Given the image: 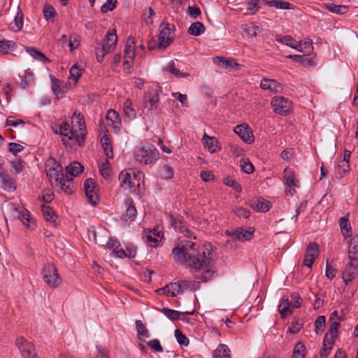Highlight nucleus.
<instances>
[{
	"instance_id": "nucleus-1",
	"label": "nucleus",
	"mask_w": 358,
	"mask_h": 358,
	"mask_svg": "<svg viewBox=\"0 0 358 358\" xmlns=\"http://www.w3.org/2000/svg\"><path fill=\"white\" fill-rule=\"evenodd\" d=\"M196 244L191 241H184L178 247L173 249L172 253L176 262L187 264L194 269L209 267L213 264L211 252L207 249L201 252L196 248Z\"/></svg>"
},
{
	"instance_id": "nucleus-2",
	"label": "nucleus",
	"mask_w": 358,
	"mask_h": 358,
	"mask_svg": "<svg viewBox=\"0 0 358 358\" xmlns=\"http://www.w3.org/2000/svg\"><path fill=\"white\" fill-rule=\"evenodd\" d=\"M74 118L76 119L78 123V129L80 133L78 134L76 130L71 129L70 125L67 122H63L59 126V134L63 136L62 141L66 146L72 147V145L69 143V141H75L79 146H82L85 143L86 136V126L84 120L83 115L76 111L73 115V122Z\"/></svg>"
},
{
	"instance_id": "nucleus-3",
	"label": "nucleus",
	"mask_w": 358,
	"mask_h": 358,
	"mask_svg": "<svg viewBox=\"0 0 358 358\" xmlns=\"http://www.w3.org/2000/svg\"><path fill=\"white\" fill-rule=\"evenodd\" d=\"M85 69H70V76L69 77V84L62 85V82L52 75H50L51 87L54 94L57 99H62L67 91L72 87L70 80L73 81V86H75L79 78L83 74Z\"/></svg>"
},
{
	"instance_id": "nucleus-4",
	"label": "nucleus",
	"mask_w": 358,
	"mask_h": 358,
	"mask_svg": "<svg viewBox=\"0 0 358 358\" xmlns=\"http://www.w3.org/2000/svg\"><path fill=\"white\" fill-rule=\"evenodd\" d=\"M117 41V36L115 29L108 30L101 46L95 48V54L99 62H102L104 57L115 49Z\"/></svg>"
},
{
	"instance_id": "nucleus-5",
	"label": "nucleus",
	"mask_w": 358,
	"mask_h": 358,
	"mask_svg": "<svg viewBox=\"0 0 358 358\" xmlns=\"http://www.w3.org/2000/svg\"><path fill=\"white\" fill-rule=\"evenodd\" d=\"M135 159L144 164L155 163L159 159V152L152 145H146L136 150Z\"/></svg>"
},
{
	"instance_id": "nucleus-6",
	"label": "nucleus",
	"mask_w": 358,
	"mask_h": 358,
	"mask_svg": "<svg viewBox=\"0 0 358 358\" xmlns=\"http://www.w3.org/2000/svg\"><path fill=\"white\" fill-rule=\"evenodd\" d=\"M158 48L165 49L173 43L175 38V25L173 24L162 23L159 27Z\"/></svg>"
},
{
	"instance_id": "nucleus-7",
	"label": "nucleus",
	"mask_w": 358,
	"mask_h": 358,
	"mask_svg": "<svg viewBox=\"0 0 358 358\" xmlns=\"http://www.w3.org/2000/svg\"><path fill=\"white\" fill-rule=\"evenodd\" d=\"M44 282L51 288H57L62 283V278L56 266L52 264H47L42 270Z\"/></svg>"
},
{
	"instance_id": "nucleus-8",
	"label": "nucleus",
	"mask_w": 358,
	"mask_h": 358,
	"mask_svg": "<svg viewBox=\"0 0 358 358\" xmlns=\"http://www.w3.org/2000/svg\"><path fill=\"white\" fill-rule=\"evenodd\" d=\"M271 105L275 113L286 116L290 113L292 103L283 96H275L271 100Z\"/></svg>"
},
{
	"instance_id": "nucleus-9",
	"label": "nucleus",
	"mask_w": 358,
	"mask_h": 358,
	"mask_svg": "<svg viewBox=\"0 0 358 358\" xmlns=\"http://www.w3.org/2000/svg\"><path fill=\"white\" fill-rule=\"evenodd\" d=\"M15 344L24 358H38L35 353L34 345L28 342L24 337H17L15 340Z\"/></svg>"
},
{
	"instance_id": "nucleus-10",
	"label": "nucleus",
	"mask_w": 358,
	"mask_h": 358,
	"mask_svg": "<svg viewBox=\"0 0 358 358\" xmlns=\"http://www.w3.org/2000/svg\"><path fill=\"white\" fill-rule=\"evenodd\" d=\"M159 93L156 87L152 88L146 93L144 97V110L148 113L158 108Z\"/></svg>"
},
{
	"instance_id": "nucleus-11",
	"label": "nucleus",
	"mask_w": 358,
	"mask_h": 358,
	"mask_svg": "<svg viewBox=\"0 0 358 358\" xmlns=\"http://www.w3.org/2000/svg\"><path fill=\"white\" fill-rule=\"evenodd\" d=\"M136 176L131 169L124 170L119 175L120 187L124 189L131 190L135 186Z\"/></svg>"
},
{
	"instance_id": "nucleus-12",
	"label": "nucleus",
	"mask_w": 358,
	"mask_h": 358,
	"mask_svg": "<svg viewBox=\"0 0 358 358\" xmlns=\"http://www.w3.org/2000/svg\"><path fill=\"white\" fill-rule=\"evenodd\" d=\"M234 131L246 143L251 144L255 138L250 127L246 124H241L234 128Z\"/></svg>"
},
{
	"instance_id": "nucleus-13",
	"label": "nucleus",
	"mask_w": 358,
	"mask_h": 358,
	"mask_svg": "<svg viewBox=\"0 0 358 358\" xmlns=\"http://www.w3.org/2000/svg\"><path fill=\"white\" fill-rule=\"evenodd\" d=\"M135 39L133 36L127 38L124 50L123 65H131V62L135 56Z\"/></svg>"
},
{
	"instance_id": "nucleus-14",
	"label": "nucleus",
	"mask_w": 358,
	"mask_h": 358,
	"mask_svg": "<svg viewBox=\"0 0 358 358\" xmlns=\"http://www.w3.org/2000/svg\"><path fill=\"white\" fill-rule=\"evenodd\" d=\"M84 189L90 203L96 205L99 201V196L96 191L94 180L92 178L87 179L84 182Z\"/></svg>"
},
{
	"instance_id": "nucleus-15",
	"label": "nucleus",
	"mask_w": 358,
	"mask_h": 358,
	"mask_svg": "<svg viewBox=\"0 0 358 358\" xmlns=\"http://www.w3.org/2000/svg\"><path fill=\"white\" fill-rule=\"evenodd\" d=\"M357 268H358V261L354 263L351 261L346 265L343 273V279L345 285H348L356 278Z\"/></svg>"
},
{
	"instance_id": "nucleus-16",
	"label": "nucleus",
	"mask_w": 358,
	"mask_h": 358,
	"mask_svg": "<svg viewBox=\"0 0 358 358\" xmlns=\"http://www.w3.org/2000/svg\"><path fill=\"white\" fill-rule=\"evenodd\" d=\"M253 232L254 231L251 230V229H245L243 228H238L232 232L227 230L226 234L228 236H231L234 239L243 241L251 239L253 236Z\"/></svg>"
},
{
	"instance_id": "nucleus-17",
	"label": "nucleus",
	"mask_w": 358,
	"mask_h": 358,
	"mask_svg": "<svg viewBox=\"0 0 358 358\" xmlns=\"http://www.w3.org/2000/svg\"><path fill=\"white\" fill-rule=\"evenodd\" d=\"M124 204L127 207L126 213L122 215V219L125 222H132L135 220L137 210L134 204V201L131 198L129 197L124 200Z\"/></svg>"
},
{
	"instance_id": "nucleus-18",
	"label": "nucleus",
	"mask_w": 358,
	"mask_h": 358,
	"mask_svg": "<svg viewBox=\"0 0 358 358\" xmlns=\"http://www.w3.org/2000/svg\"><path fill=\"white\" fill-rule=\"evenodd\" d=\"M108 124L112 127L116 132L119 131L121 127V120L119 114L113 109H110L106 115Z\"/></svg>"
},
{
	"instance_id": "nucleus-19",
	"label": "nucleus",
	"mask_w": 358,
	"mask_h": 358,
	"mask_svg": "<svg viewBox=\"0 0 358 358\" xmlns=\"http://www.w3.org/2000/svg\"><path fill=\"white\" fill-rule=\"evenodd\" d=\"M202 141L204 146L207 148L211 153H215L221 149L219 141L215 137L210 136L205 133Z\"/></svg>"
},
{
	"instance_id": "nucleus-20",
	"label": "nucleus",
	"mask_w": 358,
	"mask_h": 358,
	"mask_svg": "<svg viewBox=\"0 0 358 358\" xmlns=\"http://www.w3.org/2000/svg\"><path fill=\"white\" fill-rule=\"evenodd\" d=\"M250 206L258 212H267L270 209V202L262 198L252 199L249 203Z\"/></svg>"
},
{
	"instance_id": "nucleus-21",
	"label": "nucleus",
	"mask_w": 358,
	"mask_h": 358,
	"mask_svg": "<svg viewBox=\"0 0 358 358\" xmlns=\"http://www.w3.org/2000/svg\"><path fill=\"white\" fill-rule=\"evenodd\" d=\"M49 162L52 163L54 166L46 169L47 176L50 178H55V181L58 182L64 176L62 167L57 164L54 159H51Z\"/></svg>"
},
{
	"instance_id": "nucleus-22",
	"label": "nucleus",
	"mask_w": 358,
	"mask_h": 358,
	"mask_svg": "<svg viewBox=\"0 0 358 358\" xmlns=\"http://www.w3.org/2000/svg\"><path fill=\"white\" fill-rule=\"evenodd\" d=\"M1 184L3 189L7 191H13L16 189L15 181L6 172L0 173Z\"/></svg>"
},
{
	"instance_id": "nucleus-23",
	"label": "nucleus",
	"mask_w": 358,
	"mask_h": 358,
	"mask_svg": "<svg viewBox=\"0 0 358 358\" xmlns=\"http://www.w3.org/2000/svg\"><path fill=\"white\" fill-rule=\"evenodd\" d=\"M213 65L220 67H238V64L234 58H226L224 57H215L213 58Z\"/></svg>"
},
{
	"instance_id": "nucleus-24",
	"label": "nucleus",
	"mask_w": 358,
	"mask_h": 358,
	"mask_svg": "<svg viewBox=\"0 0 358 358\" xmlns=\"http://www.w3.org/2000/svg\"><path fill=\"white\" fill-rule=\"evenodd\" d=\"M348 257L352 262L358 261V235L354 236L350 242Z\"/></svg>"
},
{
	"instance_id": "nucleus-25",
	"label": "nucleus",
	"mask_w": 358,
	"mask_h": 358,
	"mask_svg": "<svg viewBox=\"0 0 358 358\" xmlns=\"http://www.w3.org/2000/svg\"><path fill=\"white\" fill-rule=\"evenodd\" d=\"M283 182L286 186H298L294 172L289 167H286L283 172Z\"/></svg>"
},
{
	"instance_id": "nucleus-26",
	"label": "nucleus",
	"mask_w": 358,
	"mask_h": 358,
	"mask_svg": "<svg viewBox=\"0 0 358 358\" xmlns=\"http://www.w3.org/2000/svg\"><path fill=\"white\" fill-rule=\"evenodd\" d=\"M157 292H162L164 294L171 296L172 297L176 296L178 294L180 293V285H178L177 282L171 283L164 287H162L157 290Z\"/></svg>"
},
{
	"instance_id": "nucleus-27",
	"label": "nucleus",
	"mask_w": 358,
	"mask_h": 358,
	"mask_svg": "<svg viewBox=\"0 0 358 358\" xmlns=\"http://www.w3.org/2000/svg\"><path fill=\"white\" fill-rule=\"evenodd\" d=\"M26 51L35 59L41 62L43 64H46L50 62V60L40 50L32 48V47H27Z\"/></svg>"
},
{
	"instance_id": "nucleus-28",
	"label": "nucleus",
	"mask_w": 358,
	"mask_h": 358,
	"mask_svg": "<svg viewBox=\"0 0 358 358\" xmlns=\"http://www.w3.org/2000/svg\"><path fill=\"white\" fill-rule=\"evenodd\" d=\"M350 164L346 161H340L335 166L336 178L341 179L349 173Z\"/></svg>"
},
{
	"instance_id": "nucleus-29",
	"label": "nucleus",
	"mask_w": 358,
	"mask_h": 358,
	"mask_svg": "<svg viewBox=\"0 0 358 358\" xmlns=\"http://www.w3.org/2000/svg\"><path fill=\"white\" fill-rule=\"evenodd\" d=\"M84 171V166L77 161L71 163L66 167V173L72 177L77 176Z\"/></svg>"
},
{
	"instance_id": "nucleus-30",
	"label": "nucleus",
	"mask_w": 358,
	"mask_h": 358,
	"mask_svg": "<svg viewBox=\"0 0 358 358\" xmlns=\"http://www.w3.org/2000/svg\"><path fill=\"white\" fill-rule=\"evenodd\" d=\"M291 307L292 306L288 297L284 296L278 306V311L282 318L286 317L288 315H290L292 313Z\"/></svg>"
},
{
	"instance_id": "nucleus-31",
	"label": "nucleus",
	"mask_w": 358,
	"mask_h": 358,
	"mask_svg": "<svg viewBox=\"0 0 358 358\" xmlns=\"http://www.w3.org/2000/svg\"><path fill=\"white\" fill-rule=\"evenodd\" d=\"M213 358H231L229 347L225 344H220L213 351Z\"/></svg>"
},
{
	"instance_id": "nucleus-32",
	"label": "nucleus",
	"mask_w": 358,
	"mask_h": 358,
	"mask_svg": "<svg viewBox=\"0 0 358 358\" xmlns=\"http://www.w3.org/2000/svg\"><path fill=\"white\" fill-rule=\"evenodd\" d=\"M294 49L299 52L308 55L313 50V43L309 39L304 41H297Z\"/></svg>"
},
{
	"instance_id": "nucleus-33",
	"label": "nucleus",
	"mask_w": 358,
	"mask_h": 358,
	"mask_svg": "<svg viewBox=\"0 0 358 358\" xmlns=\"http://www.w3.org/2000/svg\"><path fill=\"white\" fill-rule=\"evenodd\" d=\"M260 87L263 90H269L274 92H278L281 89L276 80L267 78H264L262 80Z\"/></svg>"
},
{
	"instance_id": "nucleus-34",
	"label": "nucleus",
	"mask_w": 358,
	"mask_h": 358,
	"mask_svg": "<svg viewBox=\"0 0 358 358\" xmlns=\"http://www.w3.org/2000/svg\"><path fill=\"white\" fill-rule=\"evenodd\" d=\"M342 234L345 238L352 236V228L349 220L345 217H341L338 221Z\"/></svg>"
},
{
	"instance_id": "nucleus-35",
	"label": "nucleus",
	"mask_w": 358,
	"mask_h": 358,
	"mask_svg": "<svg viewBox=\"0 0 358 358\" xmlns=\"http://www.w3.org/2000/svg\"><path fill=\"white\" fill-rule=\"evenodd\" d=\"M72 178H69L68 176L62 177V178L57 182H59L62 189L67 194H71L74 192V186L71 182Z\"/></svg>"
},
{
	"instance_id": "nucleus-36",
	"label": "nucleus",
	"mask_w": 358,
	"mask_h": 358,
	"mask_svg": "<svg viewBox=\"0 0 358 358\" xmlns=\"http://www.w3.org/2000/svg\"><path fill=\"white\" fill-rule=\"evenodd\" d=\"M338 326L339 323L338 322H331L329 329L324 336L325 341L328 342L329 345H331L334 343V338L336 336Z\"/></svg>"
},
{
	"instance_id": "nucleus-37",
	"label": "nucleus",
	"mask_w": 358,
	"mask_h": 358,
	"mask_svg": "<svg viewBox=\"0 0 358 358\" xmlns=\"http://www.w3.org/2000/svg\"><path fill=\"white\" fill-rule=\"evenodd\" d=\"M23 19H24L23 13L22 11V10L20 9V6H17V12H16V14H15V16L14 18V23L12 25L13 31H18L22 28L23 24H24Z\"/></svg>"
},
{
	"instance_id": "nucleus-38",
	"label": "nucleus",
	"mask_w": 358,
	"mask_h": 358,
	"mask_svg": "<svg viewBox=\"0 0 358 358\" xmlns=\"http://www.w3.org/2000/svg\"><path fill=\"white\" fill-rule=\"evenodd\" d=\"M265 4L278 9H292V7L289 2L282 0H265Z\"/></svg>"
},
{
	"instance_id": "nucleus-39",
	"label": "nucleus",
	"mask_w": 358,
	"mask_h": 358,
	"mask_svg": "<svg viewBox=\"0 0 358 358\" xmlns=\"http://www.w3.org/2000/svg\"><path fill=\"white\" fill-rule=\"evenodd\" d=\"M41 211L46 221L50 222H55L57 215L52 208H50L49 206L42 205Z\"/></svg>"
},
{
	"instance_id": "nucleus-40",
	"label": "nucleus",
	"mask_w": 358,
	"mask_h": 358,
	"mask_svg": "<svg viewBox=\"0 0 358 358\" xmlns=\"http://www.w3.org/2000/svg\"><path fill=\"white\" fill-rule=\"evenodd\" d=\"M260 2L265 3V0H245V3L247 6L248 13L252 15L255 14L260 9Z\"/></svg>"
},
{
	"instance_id": "nucleus-41",
	"label": "nucleus",
	"mask_w": 358,
	"mask_h": 358,
	"mask_svg": "<svg viewBox=\"0 0 358 358\" xmlns=\"http://www.w3.org/2000/svg\"><path fill=\"white\" fill-rule=\"evenodd\" d=\"M206 29L203 23L201 22H195L192 23L188 29V32L192 36H200L204 33Z\"/></svg>"
},
{
	"instance_id": "nucleus-42",
	"label": "nucleus",
	"mask_w": 358,
	"mask_h": 358,
	"mask_svg": "<svg viewBox=\"0 0 358 358\" xmlns=\"http://www.w3.org/2000/svg\"><path fill=\"white\" fill-rule=\"evenodd\" d=\"M326 9L331 13L342 15L348 12V8L343 5H334L331 3H325L324 5Z\"/></svg>"
},
{
	"instance_id": "nucleus-43",
	"label": "nucleus",
	"mask_w": 358,
	"mask_h": 358,
	"mask_svg": "<svg viewBox=\"0 0 358 358\" xmlns=\"http://www.w3.org/2000/svg\"><path fill=\"white\" fill-rule=\"evenodd\" d=\"M15 43L12 41H7L0 36V53L6 54L15 48Z\"/></svg>"
},
{
	"instance_id": "nucleus-44",
	"label": "nucleus",
	"mask_w": 358,
	"mask_h": 358,
	"mask_svg": "<svg viewBox=\"0 0 358 358\" xmlns=\"http://www.w3.org/2000/svg\"><path fill=\"white\" fill-rule=\"evenodd\" d=\"M306 354V349L304 344L299 342L296 344L292 358H304Z\"/></svg>"
},
{
	"instance_id": "nucleus-45",
	"label": "nucleus",
	"mask_w": 358,
	"mask_h": 358,
	"mask_svg": "<svg viewBox=\"0 0 358 358\" xmlns=\"http://www.w3.org/2000/svg\"><path fill=\"white\" fill-rule=\"evenodd\" d=\"M326 318L324 315H319L314 323L315 331L317 334H321L325 327Z\"/></svg>"
},
{
	"instance_id": "nucleus-46",
	"label": "nucleus",
	"mask_w": 358,
	"mask_h": 358,
	"mask_svg": "<svg viewBox=\"0 0 358 358\" xmlns=\"http://www.w3.org/2000/svg\"><path fill=\"white\" fill-rule=\"evenodd\" d=\"M306 255L312 258H317L319 255V245L315 242L310 243L306 251Z\"/></svg>"
},
{
	"instance_id": "nucleus-47",
	"label": "nucleus",
	"mask_w": 358,
	"mask_h": 358,
	"mask_svg": "<svg viewBox=\"0 0 358 358\" xmlns=\"http://www.w3.org/2000/svg\"><path fill=\"white\" fill-rule=\"evenodd\" d=\"M276 41H278L279 43L285 44L293 49H294L296 42H297L290 36H277Z\"/></svg>"
},
{
	"instance_id": "nucleus-48",
	"label": "nucleus",
	"mask_w": 358,
	"mask_h": 358,
	"mask_svg": "<svg viewBox=\"0 0 358 358\" xmlns=\"http://www.w3.org/2000/svg\"><path fill=\"white\" fill-rule=\"evenodd\" d=\"M178 285H180V293H182L185 289H191L195 290L199 288V285L196 284L194 282H189L187 280H180L177 282Z\"/></svg>"
},
{
	"instance_id": "nucleus-49",
	"label": "nucleus",
	"mask_w": 358,
	"mask_h": 358,
	"mask_svg": "<svg viewBox=\"0 0 358 358\" xmlns=\"http://www.w3.org/2000/svg\"><path fill=\"white\" fill-rule=\"evenodd\" d=\"M169 220L171 226L178 232L185 227L182 220L179 217H174L173 215H169Z\"/></svg>"
},
{
	"instance_id": "nucleus-50",
	"label": "nucleus",
	"mask_w": 358,
	"mask_h": 358,
	"mask_svg": "<svg viewBox=\"0 0 358 358\" xmlns=\"http://www.w3.org/2000/svg\"><path fill=\"white\" fill-rule=\"evenodd\" d=\"M161 312L166 315L171 320H177L180 317V312L169 309L168 308H164L161 310Z\"/></svg>"
},
{
	"instance_id": "nucleus-51",
	"label": "nucleus",
	"mask_w": 358,
	"mask_h": 358,
	"mask_svg": "<svg viewBox=\"0 0 358 358\" xmlns=\"http://www.w3.org/2000/svg\"><path fill=\"white\" fill-rule=\"evenodd\" d=\"M124 113L127 117L130 119H134L136 117V111L131 107V102L130 100H127L124 104Z\"/></svg>"
},
{
	"instance_id": "nucleus-52",
	"label": "nucleus",
	"mask_w": 358,
	"mask_h": 358,
	"mask_svg": "<svg viewBox=\"0 0 358 358\" xmlns=\"http://www.w3.org/2000/svg\"><path fill=\"white\" fill-rule=\"evenodd\" d=\"M175 336L177 340V342L180 345H184V346L188 345V344H189L188 338L185 334H183L180 329H176L175 330Z\"/></svg>"
},
{
	"instance_id": "nucleus-53",
	"label": "nucleus",
	"mask_w": 358,
	"mask_h": 358,
	"mask_svg": "<svg viewBox=\"0 0 358 358\" xmlns=\"http://www.w3.org/2000/svg\"><path fill=\"white\" fill-rule=\"evenodd\" d=\"M23 79L21 81L20 86L22 89L26 88V87L31 83L34 81V74L31 72L24 71Z\"/></svg>"
},
{
	"instance_id": "nucleus-54",
	"label": "nucleus",
	"mask_w": 358,
	"mask_h": 358,
	"mask_svg": "<svg viewBox=\"0 0 358 358\" xmlns=\"http://www.w3.org/2000/svg\"><path fill=\"white\" fill-rule=\"evenodd\" d=\"M18 218L21 220L24 226L27 227L30 226L31 215L27 209H24V210H22L19 213Z\"/></svg>"
},
{
	"instance_id": "nucleus-55",
	"label": "nucleus",
	"mask_w": 358,
	"mask_h": 358,
	"mask_svg": "<svg viewBox=\"0 0 358 358\" xmlns=\"http://www.w3.org/2000/svg\"><path fill=\"white\" fill-rule=\"evenodd\" d=\"M240 166L241 170L245 173L250 174L255 171L253 164L248 159H242Z\"/></svg>"
},
{
	"instance_id": "nucleus-56",
	"label": "nucleus",
	"mask_w": 358,
	"mask_h": 358,
	"mask_svg": "<svg viewBox=\"0 0 358 358\" xmlns=\"http://www.w3.org/2000/svg\"><path fill=\"white\" fill-rule=\"evenodd\" d=\"M224 182L226 185L231 187L237 192H241L242 190L241 185L232 178L227 177L224 178Z\"/></svg>"
},
{
	"instance_id": "nucleus-57",
	"label": "nucleus",
	"mask_w": 358,
	"mask_h": 358,
	"mask_svg": "<svg viewBox=\"0 0 358 358\" xmlns=\"http://www.w3.org/2000/svg\"><path fill=\"white\" fill-rule=\"evenodd\" d=\"M235 215L240 218H248L250 215V211L243 207H236L233 209Z\"/></svg>"
},
{
	"instance_id": "nucleus-58",
	"label": "nucleus",
	"mask_w": 358,
	"mask_h": 358,
	"mask_svg": "<svg viewBox=\"0 0 358 358\" xmlns=\"http://www.w3.org/2000/svg\"><path fill=\"white\" fill-rule=\"evenodd\" d=\"M143 238L145 240V242L150 247L152 248H156L158 245V239L153 237L152 235V232L149 231L148 233H145Z\"/></svg>"
},
{
	"instance_id": "nucleus-59",
	"label": "nucleus",
	"mask_w": 358,
	"mask_h": 358,
	"mask_svg": "<svg viewBox=\"0 0 358 358\" xmlns=\"http://www.w3.org/2000/svg\"><path fill=\"white\" fill-rule=\"evenodd\" d=\"M136 327L138 334L145 338H148L150 336L148 329L141 320L136 321Z\"/></svg>"
},
{
	"instance_id": "nucleus-60",
	"label": "nucleus",
	"mask_w": 358,
	"mask_h": 358,
	"mask_svg": "<svg viewBox=\"0 0 358 358\" xmlns=\"http://www.w3.org/2000/svg\"><path fill=\"white\" fill-rule=\"evenodd\" d=\"M99 172L105 178H108L110 176V169L109 168V162L106 160L99 166Z\"/></svg>"
},
{
	"instance_id": "nucleus-61",
	"label": "nucleus",
	"mask_w": 358,
	"mask_h": 358,
	"mask_svg": "<svg viewBox=\"0 0 358 358\" xmlns=\"http://www.w3.org/2000/svg\"><path fill=\"white\" fill-rule=\"evenodd\" d=\"M148 345L152 350H154L155 351L157 352H162L164 349L162 348V346L160 344V342L158 339L157 338H155V339H152V340H150L148 343Z\"/></svg>"
},
{
	"instance_id": "nucleus-62",
	"label": "nucleus",
	"mask_w": 358,
	"mask_h": 358,
	"mask_svg": "<svg viewBox=\"0 0 358 358\" xmlns=\"http://www.w3.org/2000/svg\"><path fill=\"white\" fill-rule=\"evenodd\" d=\"M116 3L117 0H106V3L101 6V10L103 13L113 10L115 8Z\"/></svg>"
},
{
	"instance_id": "nucleus-63",
	"label": "nucleus",
	"mask_w": 358,
	"mask_h": 358,
	"mask_svg": "<svg viewBox=\"0 0 358 358\" xmlns=\"http://www.w3.org/2000/svg\"><path fill=\"white\" fill-rule=\"evenodd\" d=\"M301 298L300 295L297 293L291 294V301L289 302L292 307L299 308L301 304Z\"/></svg>"
},
{
	"instance_id": "nucleus-64",
	"label": "nucleus",
	"mask_w": 358,
	"mask_h": 358,
	"mask_svg": "<svg viewBox=\"0 0 358 358\" xmlns=\"http://www.w3.org/2000/svg\"><path fill=\"white\" fill-rule=\"evenodd\" d=\"M43 14L45 20H48L55 15L56 11L52 6H45L43 8Z\"/></svg>"
}]
</instances>
